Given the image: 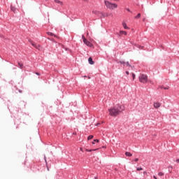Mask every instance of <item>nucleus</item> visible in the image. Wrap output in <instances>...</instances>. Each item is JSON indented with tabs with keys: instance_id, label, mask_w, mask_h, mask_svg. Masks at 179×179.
Returning a JSON list of instances; mask_svg holds the SVG:
<instances>
[{
	"instance_id": "16",
	"label": "nucleus",
	"mask_w": 179,
	"mask_h": 179,
	"mask_svg": "<svg viewBox=\"0 0 179 179\" xmlns=\"http://www.w3.org/2000/svg\"><path fill=\"white\" fill-rule=\"evenodd\" d=\"M92 13H94V15H99V13H100V11H97V10H94V11H92Z\"/></svg>"
},
{
	"instance_id": "36",
	"label": "nucleus",
	"mask_w": 179,
	"mask_h": 179,
	"mask_svg": "<svg viewBox=\"0 0 179 179\" xmlns=\"http://www.w3.org/2000/svg\"><path fill=\"white\" fill-rule=\"evenodd\" d=\"M36 75H40V73H36Z\"/></svg>"
},
{
	"instance_id": "30",
	"label": "nucleus",
	"mask_w": 179,
	"mask_h": 179,
	"mask_svg": "<svg viewBox=\"0 0 179 179\" xmlns=\"http://www.w3.org/2000/svg\"><path fill=\"white\" fill-rule=\"evenodd\" d=\"M80 150H81V152H83V148H80Z\"/></svg>"
},
{
	"instance_id": "40",
	"label": "nucleus",
	"mask_w": 179,
	"mask_h": 179,
	"mask_svg": "<svg viewBox=\"0 0 179 179\" xmlns=\"http://www.w3.org/2000/svg\"><path fill=\"white\" fill-rule=\"evenodd\" d=\"M115 1H120V0H115Z\"/></svg>"
},
{
	"instance_id": "35",
	"label": "nucleus",
	"mask_w": 179,
	"mask_h": 179,
	"mask_svg": "<svg viewBox=\"0 0 179 179\" xmlns=\"http://www.w3.org/2000/svg\"><path fill=\"white\" fill-rule=\"evenodd\" d=\"M153 178H155V179H157V178H156V176H153Z\"/></svg>"
},
{
	"instance_id": "1",
	"label": "nucleus",
	"mask_w": 179,
	"mask_h": 179,
	"mask_svg": "<svg viewBox=\"0 0 179 179\" xmlns=\"http://www.w3.org/2000/svg\"><path fill=\"white\" fill-rule=\"evenodd\" d=\"M124 110V109L122 108V106L117 105L114 108L108 109L109 115H111V117H117V115H120Z\"/></svg>"
},
{
	"instance_id": "37",
	"label": "nucleus",
	"mask_w": 179,
	"mask_h": 179,
	"mask_svg": "<svg viewBox=\"0 0 179 179\" xmlns=\"http://www.w3.org/2000/svg\"><path fill=\"white\" fill-rule=\"evenodd\" d=\"M45 162H47V159H45Z\"/></svg>"
},
{
	"instance_id": "9",
	"label": "nucleus",
	"mask_w": 179,
	"mask_h": 179,
	"mask_svg": "<svg viewBox=\"0 0 179 179\" xmlns=\"http://www.w3.org/2000/svg\"><path fill=\"white\" fill-rule=\"evenodd\" d=\"M55 3H59L62 6V5H64V3L59 0H55Z\"/></svg>"
},
{
	"instance_id": "8",
	"label": "nucleus",
	"mask_w": 179,
	"mask_h": 179,
	"mask_svg": "<svg viewBox=\"0 0 179 179\" xmlns=\"http://www.w3.org/2000/svg\"><path fill=\"white\" fill-rule=\"evenodd\" d=\"M88 62L90 64V65H94V62L93 61V59L92 57H89Z\"/></svg>"
},
{
	"instance_id": "19",
	"label": "nucleus",
	"mask_w": 179,
	"mask_h": 179,
	"mask_svg": "<svg viewBox=\"0 0 179 179\" xmlns=\"http://www.w3.org/2000/svg\"><path fill=\"white\" fill-rule=\"evenodd\" d=\"M11 10L13 12H16V8L13 7V6H11Z\"/></svg>"
},
{
	"instance_id": "17",
	"label": "nucleus",
	"mask_w": 179,
	"mask_h": 179,
	"mask_svg": "<svg viewBox=\"0 0 179 179\" xmlns=\"http://www.w3.org/2000/svg\"><path fill=\"white\" fill-rule=\"evenodd\" d=\"M160 88H161V89H164V90H169V89H170V87H163V86H161Z\"/></svg>"
},
{
	"instance_id": "7",
	"label": "nucleus",
	"mask_w": 179,
	"mask_h": 179,
	"mask_svg": "<svg viewBox=\"0 0 179 179\" xmlns=\"http://www.w3.org/2000/svg\"><path fill=\"white\" fill-rule=\"evenodd\" d=\"M161 106H162V103H160V102H155L154 103L155 108H160Z\"/></svg>"
},
{
	"instance_id": "3",
	"label": "nucleus",
	"mask_w": 179,
	"mask_h": 179,
	"mask_svg": "<svg viewBox=\"0 0 179 179\" xmlns=\"http://www.w3.org/2000/svg\"><path fill=\"white\" fill-rule=\"evenodd\" d=\"M138 79L141 83H148V76L146 74H140Z\"/></svg>"
},
{
	"instance_id": "31",
	"label": "nucleus",
	"mask_w": 179,
	"mask_h": 179,
	"mask_svg": "<svg viewBox=\"0 0 179 179\" xmlns=\"http://www.w3.org/2000/svg\"><path fill=\"white\" fill-rule=\"evenodd\" d=\"M127 75H129V71H126Z\"/></svg>"
},
{
	"instance_id": "25",
	"label": "nucleus",
	"mask_w": 179,
	"mask_h": 179,
	"mask_svg": "<svg viewBox=\"0 0 179 179\" xmlns=\"http://www.w3.org/2000/svg\"><path fill=\"white\" fill-rule=\"evenodd\" d=\"M133 80H135V73H132Z\"/></svg>"
},
{
	"instance_id": "21",
	"label": "nucleus",
	"mask_w": 179,
	"mask_h": 179,
	"mask_svg": "<svg viewBox=\"0 0 179 179\" xmlns=\"http://www.w3.org/2000/svg\"><path fill=\"white\" fill-rule=\"evenodd\" d=\"M141 17V13H138L135 19H139Z\"/></svg>"
},
{
	"instance_id": "22",
	"label": "nucleus",
	"mask_w": 179,
	"mask_h": 179,
	"mask_svg": "<svg viewBox=\"0 0 179 179\" xmlns=\"http://www.w3.org/2000/svg\"><path fill=\"white\" fill-rule=\"evenodd\" d=\"M18 65H19V66H20V68L21 69H22V68H23V64L18 62Z\"/></svg>"
},
{
	"instance_id": "33",
	"label": "nucleus",
	"mask_w": 179,
	"mask_h": 179,
	"mask_svg": "<svg viewBox=\"0 0 179 179\" xmlns=\"http://www.w3.org/2000/svg\"><path fill=\"white\" fill-rule=\"evenodd\" d=\"M143 174H148V172L144 171V172H143Z\"/></svg>"
},
{
	"instance_id": "13",
	"label": "nucleus",
	"mask_w": 179,
	"mask_h": 179,
	"mask_svg": "<svg viewBox=\"0 0 179 179\" xmlns=\"http://www.w3.org/2000/svg\"><path fill=\"white\" fill-rule=\"evenodd\" d=\"M47 34H48V36H52L53 37H57V36L54 34H52V32H48Z\"/></svg>"
},
{
	"instance_id": "27",
	"label": "nucleus",
	"mask_w": 179,
	"mask_h": 179,
	"mask_svg": "<svg viewBox=\"0 0 179 179\" xmlns=\"http://www.w3.org/2000/svg\"><path fill=\"white\" fill-rule=\"evenodd\" d=\"M129 68H128V69H129H129H134V66H132V68H131V67H129V66H128Z\"/></svg>"
},
{
	"instance_id": "11",
	"label": "nucleus",
	"mask_w": 179,
	"mask_h": 179,
	"mask_svg": "<svg viewBox=\"0 0 179 179\" xmlns=\"http://www.w3.org/2000/svg\"><path fill=\"white\" fill-rule=\"evenodd\" d=\"M109 16H110L111 17H113V14H112L111 13H105V17H108Z\"/></svg>"
},
{
	"instance_id": "32",
	"label": "nucleus",
	"mask_w": 179,
	"mask_h": 179,
	"mask_svg": "<svg viewBox=\"0 0 179 179\" xmlns=\"http://www.w3.org/2000/svg\"><path fill=\"white\" fill-rule=\"evenodd\" d=\"M176 162L179 163V159H176Z\"/></svg>"
},
{
	"instance_id": "28",
	"label": "nucleus",
	"mask_w": 179,
	"mask_h": 179,
	"mask_svg": "<svg viewBox=\"0 0 179 179\" xmlns=\"http://www.w3.org/2000/svg\"><path fill=\"white\" fill-rule=\"evenodd\" d=\"M138 160H139V159L136 158V159H134V162H138Z\"/></svg>"
},
{
	"instance_id": "38",
	"label": "nucleus",
	"mask_w": 179,
	"mask_h": 179,
	"mask_svg": "<svg viewBox=\"0 0 179 179\" xmlns=\"http://www.w3.org/2000/svg\"><path fill=\"white\" fill-rule=\"evenodd\" d=\"M92 145H94V142H92Z\"/></svg>"
},
{
	"instance_id": "18",
	"label": "nucleus",
	"mask_w": 179,
	"mask_h": 179,
	"mask_svg": "<svg viewBox=\"0 0 179 179\" xmlns=\"http://www.w3.org/2000/svg\"><path fill=\"white\" fill-rule=\"evenodd\" d=\"M120 34H124V36H127V31H120Z\"/></svg>"
},
{
	"instance_id": "12",
	"label": "nucleus",
	"mask_w": 179,
	"mask_h": 179,
	"mask_svg": "<svg viewBox=\"0 0 179 179\" xmlns=\"http://www.w3.org/2000/svg\"><path fill=\"white\" fill-rule=\"evenodd\" d=\"M122 26H123L124 29H129V27H128L127 26V23L122 22Z\"/></svg>"
},
{
	"instance_id": "24",
	"label": "nucleus",
	"mask_w": 179,
	"mask_h": 179,
	"mask_svg": "<svg viewBox=\"0 0 179 179\" xmlns=\"http://www.w3.org/2000/svg\"><path fill=\"white\" fill-rule=\"evenodd\" d=\"M142 170H143V169H142V168H137V171H142Z\"/></svg>"
},
{
	"instance_id": "29",
	"label": "nucleus",
	"mask_w": 179,
	"mask_h": 179,
	"mask_svg": "<svg viewBox=\"0 0 179 179\" xmlns=\"http://www.w3.org/2000/svg\"><path fill=\"white\" fill-rule=\"evenodd\" d=\"M150 83H151V85H153V82L152 80H149Z\"/></svg>"
},
{
	"instance_id": "2",
	"label": "nucleus",
	"mask_w": 179,
	"mask_h": 179,
	"mask_svg": "<svg viewBox=\"0 0 179 179\" xmlns=\"http://www.w3.org/2000/svg\"><path fill=\"white\" fill-rule=\"evenodd\" d=\"M104 3L106 8L110 9V10H113V9H117L118 8V5H117V3H110V1L106 0H105Z\"/></svg>"
},
{
	"instance_id": "15",
	"label": "nucleus",
	"mask_w": 179,
	"mask_h": 179,
	"mask_svg": "<svg viewBox=\"0 0 179 179\" xmlns=\"http://www.w3.org/2000/svg\"><path fill=\"white\" fill-rule=\"evenodd\" d=\"M125 155H126L127 156H128L129 157H131V156H132V154H131V152H125Z\"/></svg>"
},
{
	"instance_id": "26",
	"label": "nucleus",
	"mask_w": 179,
	"mask_h": 179,
	"mask_svg": "<svg viewBox=\"0 0 179 179\" xmlns=\"http://www.w3.org/2000/svg\"><path fill=\"white\" fill-rule=\"evenodd\" d=\"M94 142H96V143H99V139H95V140H94Z\"/></svg>"
},
{
	"instance_id": "34",
	"label": "nucleus",
	"mask_w": 179,
	"mask_h": 179,
	"mask_svg": "<svg viewBox=\"0 0 179 179\" xmlns=\"http://www.w3.org/2000/svg\"><path fill=\"white\" fill-rule=\"evenodd\" d=\"M127 10L128 12H131V10H129V8H127Z\"/></svg>"
},
{
	"instance_id": "23",
	"label": "nucleus",
	"mask_w": 179,
	"mask_h": 179,
	"mask_svg": "<svg viewBox=\"0 0 179 179\" xmlns=\"http://www.w3.org/2000/svg\"><path fill=\"white\" fill-rule=\"evenodd\" d=\"M90 139H93V135H90L88 136V141H90Z\"/></svg>"
},
{
	"instance_id": "20",
	"label": "nucleus",
	"mask_w": 179,
	"mask_h": 179,
	"mask_svg": "<svg viewBox=\"0 0 179 179\" xmlns=\"http://www.w3.org/2000/svg\"><path fill=\"white\" fill-rule=\"evenodd\" d=\"M158 176H159V177H162V176H164V173L163 172H159L158 173Z\"/></svg>"
},
{
	"instance_id": "5",
	"label": "nucleus",
	"mask_w": 179,
	"mask_h": 179,
	"mask_svg": "<svg viewBox=\"0 0 179 179\" xmlns=\"http://www.w3.org/2000/svg\"><path fill=\"white\" fill-rule=\"evenodd\" d=\"M30 44H31V45L33 47H34V48H36V50H41V46H40V45H37L36 44V43H34L33 41L31 40H29Z\"/></svg>"
},
{
	"instance_id": "10",
	"label": "nucleus",
	"mask_w": 179,
	"mask_h": 179,
	"mask_svg": "<svg viewBox=\"0 0 179 179\" xmlns=\"http://www.w3.org/2000/svg\"><path fill=\"white\" fill-rule=\"evenodd\" d=\"M98 16H99L100 17H101V16L102 17H106V13L99 12Z\"/></svg>"
},
{
	"instance_id": "4",
	"label": "nucleus",
	"mask_w": 179,
	"mask_h": 179,
	"mask_svg": "<svg viewBox=\"0 0 179 179\" xmlns=\"http://www.w3.org/2000/svg\"><path fill=\"white\" fill-rule=\"evenodd\" d=\"M82 38H83V43L85 45H87V47H93V44H92V43H90L89 41H87V39H86V38H85V35L82 36Z\"/></svg>"
},
{
	"instance_id": "6",
	"label": "nucleus",
	"mask_w": 179,
	"mask_h": 179,
	"mask_svg": "<svg viewBox=\"0 0 179 179\" xmlns=\"http://www.w3.org/2000/svg\"><path fill=\"white\" fill-rule=\"evenodd\" d=\"M120 64H121L122 65H123V66H129V68H133L132 66H131L129 64V62H125L124 61H120Z\"/></svg>"
},
{
	"instance_id": "14",
	"label": "nucleus",
	"mask_w": 179,
	"mask_h": 179,
	"mask_svg": "<svg viewBox=\"0 0 179 179\" xmlns=\"http://www.w3.org/2000/svg\"><path fill=\"white\" fill-rule=\"evenodd\" d=\"M99 149H92V150H88V149H85L86 152H94L96 150H98Z\"/></svg>"
},
{
	"instance_id": "39",
	"label": "nucleus",
	"mask_w": 179,
	"mask_h": 179,
	"mask_svg": "<svg viewBox=\"0 0 179 179\" xmlns=\"http://www.w3.org/2000/svg\"><path fill=\"white\" fill-rule=\"evenodd\" d=\"M48 170H50L48 167Z\"/></svg>"
}]
</instances>
